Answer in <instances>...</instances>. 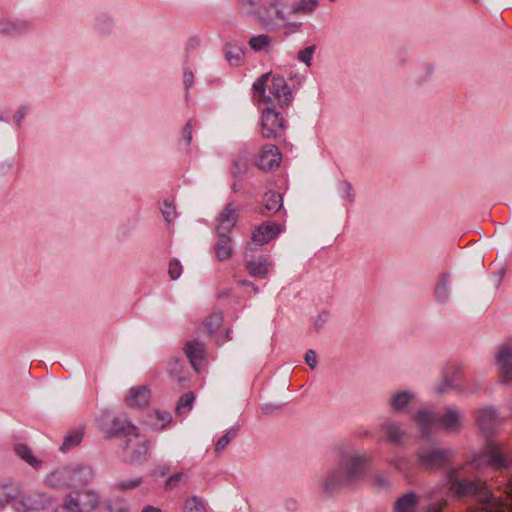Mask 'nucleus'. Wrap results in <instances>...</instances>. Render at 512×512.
<instances>
[{"label": "nucleus", "mask_w": 512, "mask_h": 512, "mask_svg": "<svg viewBox=\"0 0 512 512\" xmlns=\"http://www.w3.org/2000/svg\"><path fill=\"white\" fill-rule=\"evenodd\" d=\"M449 490L458 498L476 497L480 503L479 512H495L503 503L494 497L486 487V483L479 479L460 478L458 471L449 473Z\"/></svg>", "instance_id": "f257e3e1"}, {"label": "nucleus", "mask_w": 512, "mask_h": 512, "mask_svg": "<svg viewBox=\"0 0 512 512\" xmlns=\"http://www.w3.org/2000/svg\"><path fill=\"white\" fill-rule=\"evenodd\" d=\"M270 75V73L263 74L253 84V89L259 93L260 100L265 104H277L280 108L287 107L291 102L292 92L283 77L273 76L271 83L268 85L269 95L265 94V87Z\"/></svg>", "instance_id": "f03ea898"}, {"label": "nucleus", "mask_w": 512, "mask_h": 512, "mask_svg": "<svg viewBox=\"0 0 512 512\" xmlns=\"http://www.w3.org/2000/svg\"><path fill=\"white\" fill-rule=\"evenodd\" d=\"M414 420L424 437L429 435L432 426L436 423H441L448 432H458L461 427V414L452 407H447L441 416L434 415L428 410H420L414 416Z\"/></svg>", "instance_id": "7ed1b4c3"}, {"label": "nucleus", "mask_w": 512, "mask_h": 512, "mask_svg": "<svg viewBox=\"0 0 512 512\" xmlns=\"http://www.w3.org/2000/svg\"><path fill=\"white\" fill-rule=\"evenodd\" d=\"M94 476L93 470L88 466L77 468H59L46 477V484L54 489H67L76 485L88 484Z\"/></svg>", "instance_id": "20e7f679"}, {"label": "nucleus", "mask_w": 512, "mask_h": 512, "mask_svg": "<svg viewBox=\"0 0 512 512\" xmlns=\"http://www.w3.org/2000/svg\"><path fill=\"white\" fill-rule=\"evenodd\" d=\"M63 504L71 512H92L99 506L100 496L92 489L73 490L65 497Z\"/></svg>", "instance_id": "39448f33"}, {"label": "nucleus", "mask_w": 512, "mask_h": 512, "mask_svg": "<svg viewBox=\"0 0 512 512\" xmlns=\"http://www.w3.org/2000/svg\"><path fill=\"white\" fill-rule=\"evenodd\" d=\"M132 431L133 433L127 434L125 446L127 461L131 464H141L150 455V443L137 432L135 427Z\"/></svg>", "instance_id": "423d86ee"}, {"label": "nucleus", "mask_w": 512, "mask_h": 512, "mask_svg": "<svg viewBox=\"0 0 512 512\" xmlns=\"http://www.w3.org/2000/svg\"><path fill=\"white\" fill-rule=\"evenodd\" d=\"M369 458L358 453H343L340 457L339 470L346 476V479L353 482L365 471Z\"/></svg>", "instance_id": "0eeeda50"}, {"label": "nucleus", "mask_w": 512, "mask_h": 512, "mask_svg": "<svg viewBox=\"0 0 512 512\" xmlns=\"http://www.w3.org/2000/svg\"><path fill=\"white\" fill-rule=\"evenodd\" d=\"M285 130L284 119L273 108H266L262 112L261 134L264 139H275L283 135Z\"/></svg>", "instance_id": "6e6552de"}, {"label": "nucleus", "mask_w": 512, "mask_h": 512, "mask_svg": "<svg viewBox=\"0 0 512 512\" xmlns=\"http://www.w3.org/2000/svg\"><path fill=\"white\" fill-rule=\"evenodd\" d=\"M281 162V153L277 146L269 144L265 145L261 150L257 166L264 171H270L278 167Z\"/></svg>", "instance_id": "1a4fd4ad"}, {"label": "nucleus", "mask_w": 512, "mask_h": 512, "mask_svg": "<svg viewBox=\"0 0 512 512\" xmlns=\"http://www.w3.org/2000/svg\"><path fill=\"white\" fill-rule=\"evenodd\" d=\"M238 220V208L235 203H228L217 218L216 231L218 233H229Z\"/></svg>", "instance_id": "9d476101"}, {"label": "nucleus", "mask_w": 512, "mask_h": 512, "mask_svg": "<svg viewBox=\"0 0 512 512\" xmlns=\"http://www.w3.org/2000/svg\"><path fill=\"white\" fill-rule=\"evenodd\" d=\"M51 498L42 492H31L23 496L20 500V506L23 512L43 510L51 504Z\"/></svg>", "instance_id": "9b49d317"}, {"label": "nucleus", "mask_w": 512, "mask_h": 512, "mask_svg": "<svg viewBox=\"0 0 512 512\" xmlns=\"http://www.w3.org/2000/svg\"><path fill=\"white\" fill-rule=\"evenodd\" d=\"M279 232L277 224L265 222L253 231L251 239L253 242L263 245L276 237Z\"/></svg>", "instance_id": "f8f14e48"}, {"label": "nucleus", "mask_w": 512, "mask_h": 512, "mask_svg": "<svg viewBox=\"0 0 512 512\" xmlns=\"http://www.w3.org/2000/svg\"><path fill=\"white\" fill-rule=\"evenodd\" d=\"M449 456V450L436 448L421 451L419 453V460L424 467L429 468L445 462Z\"/></svg>", "instance_id": "ddd939ff"}, {"label": "nucleus", "mask_w": 512, "mask_h": 512, "mask_svg": "<svg viewBox=\"0 0 512 512\" xmlns=\"http://www.w3.org/2000/svg\"><path fill=\"white\" fill-rule=\"evenodd\" d=\"M496 362L500 366L503 382L512 380V350L507 346H501L496 356Z\"/></svg>", "instance_id": "4468645a"}, {"label": "nucleus", "mask_w": 512, "mask_h": 512, "mask_svg": "<svg viewBox=\"0 0 512 512\" xmlns=\"http://www.w3.org/2000/svg\"><path fill=\"white\" fill-rule=\"evenodd\" d=\"M150 401V389L147 386L134 387L126 398L130 407L141 408L147 406Z\"/></svg>", "instance_id": "2eb2a0df"}, {"label": "nucleus", "mask_w": 512, "mask_h": 512, "mask_svg": "<svg viewBox=\"0 0 512 512\" xmlns=\"http://www.w3.org/2000/svg\"><path fill=\"white\" fill-rule=\"evenodd\" d=\"M21 494L20 486L12 480L0 482V508L14 501Z\"/></svg>", "instance_id": "dca6fc26"}, {"label": "nucleus", "mask_w": 512, "mask_h": 512, "mask_svg": "<svg viewBox=\"0 0 512 512\" xmlns=\"http://www.w3.org/2000/svg\"><path fill=\"white\" fill-rule=\"evenodd\" d=\"M184 351L191 365L199 371V364L204 358L205 346L198 341H190L185 344Z\"/></svg>", "instance_id": "f3484780"}, {"label": "nucleus", "mask_w": 512, "mask_h": 512, "mask_svg": "<svg viewBox=\"0 0 512 512\" xmlns=\"http://www.w3.org/2000/svg\"><path fill=\"white\" fill-rule=\"evenodd\" d=\"M350 483L351 481L346 479V476L341 472V470L337 469L325 479L323 489L325 492L332 493L342 489Z\"/></svg>", "instance_id": "a211bd4d"}, {"label": "nucleus", "mask_w": 512, "mask_h": 512, "mask_svg": "<svg viewBox=\"0 0 512 512\" xmlns=\"http://www.w3.org/2000/svg\"><path fill=\"white\" fill-rule=\"evenodd\" d=\"M231 242V238L227 233H219V239L214 246V252L219 261H225L231 258L233 254Z\"/></svg>", "instance_id": "6ab92c4d"}, {"label": "nucleus", "mask_w": 512, "mask_h": 512, "mask_svg": "<svg viewBox=\"0 0 512 512\" xmlns=\"http://www.w3.org/2000/svg\"><path fill=\"white\" fill-rule=\"evenodd\" d=\"M484 456L487 459L488 465L495 469H503L507 467L506 459L503 457L500 447L495 444L487 446Z\"/></svg>", "instance_id": "aec40b11"}, {"label": "nucleus", "mask_w": 512, "mask_h": 512, "mask_svg": "<svg viewBox=\"0 0 512 512\" xmlns=\"http://www.w3.org/2000/svg\"><path fill=\"white\" fill-rule=\"evenodd\" d=\"M497 422L496 413L491 408H485L479 411L477 417V423L480 429L485 433L493 431L494 426Z\"/></svg>", "instance_id": "412c9836"}, {"label": "nucleus", "mask_w": 512, "mask_h": 512, "mask_svg": "<svg viewBox=\"0 0 512 512\" xmlns=\"http://www.w3.org/2000/svg\"><path fill=\"white\" fill-rule=\"evenodd\" d=\"M418 504V497L414 492L404 494L395 502V512H414Z\"/></svg>", "instance_id": "4be33fe9"}, {"label": "nucleus", "mask_w": 512, "mask_h": 512, "mask_svg": "<svg viewBox=\"0 0 512 512\" xmlns=\"http://www.w3.org/2000/svg\"><path fill=\"white\" fill-rule=\"evenodd\" d=\"M15 453L30 466L35 469L41 467V461L38 460L34 455L29 446L23 443L16 444L14 447Z\"/></svg>", "instance_id": "5701e85b"}, {"label": "nucleus", "mask_w": 512, "mask_h": 512, "mask_svg": "<svg viewBox=\"0 0 512 512\" xmlns=\"http://www.w3.org/2000/svg\"><path fill=\"white\" fill-rule=\"evenodd\" d=\"M84 436V427L77 428L75 430L70 431L64 438V441L60 447L62 452H66L76 446H78Z\"/></svg>", "instance_id": "b1692460"}, {"label": "nucleus", "mask_w": 512, "mask_h": 512, "mask_svg": "<svg viewBox=\"0 0 512 512\" xmlns=\"http://www.w3.org/2000/svg\"><path fill=\"white\" fill-rule=\"evenodd\" d=\"M268 262L265 258L250 260L246 263V269L249 274L254 277H264L268 273Z\"/></svg>", "instance_id": "393cba45"}, {"label": "nucleus", "mask_w": 512, "mask_h": 512, "mask_svg": "<svg viewBox=\"0 0 512 512\" xmlns=\"http://www.w3.org/2000/svg\"><path fill=\"white\" fill-rule=\"evenodd\" d=\"M263 202L268 213H276L282 207V195L274 191H269L265 193Z\"/></svg>", "instance_id": "a878e982"}, {"label": "nucleus", "mask_w": 512, "mask_h": 512, "mask_svg": "<svg viewBox=\"0 0 512 512\" xmlns=\"http://www.w3.org/2000/svg\"><path fill=\"white\" fill-rule=\"evenodd\" d=\"M225 56L231 65L239 66L244 59V50L238 45L228 43L225 46Z\"/></svg>", "instance_id": "bb28decb"}, {"label": "nucleus", "mask_w": 512, "mask_h": 512, "mask_svg": "<svg viewBox=\"0 0 512 512\" xmlns=\"http://www.w3.org/2000/svg\"><path fill=\"white\" fill-rule=\"evenodd\" d=\"M382 431L384 432L386 439L393 444L399 443L404 437V432L393 423L384 424L382 426Z\"/></svg>", "instance_id": "cd10ccee"}, {"label": "nucleus", "mask_w": 512, "mask_h": 512, "mask_svg": "<svg viewBox=\"0 0 512 512\" xmlns=\"http://www.w3.org/2000/svg\"><path fill=\"white\" fill-rule=\"evenodd\" d=\"M272 42V38L266 34L257 35L251 37L248 41L249 46L252 50L259 52L267 50Z\"/></svg>", "instance_id": "c85d7f7f"}, {"label": "nucleus", "mask_w": 512, "mask_h": 512, "mask_svg": "<svg viewBox=\"0 0 512 512\" xmlns=\"http://www.w3.org/2000/svg\"><path fill=\"white\" fill-rule=\"evenodd\" d=\"M412 394L403 391L394 395L391 405L395 411H404L412 399Z\"/></svg>", "instance_id": "c756f323"}, {"label": "nucleus", "mask_w": 512, "mask_h": 512, "mask_svg": "<svg viewBox=\"0 0 512 512\" xmlns=\"http://www.w3.org/2000/svg\"><path fill=\"white\" fill-rule=\"evenodd\" d=\"M222 322V313L214 312L206 318L203 325L209 334H213L219 329V327L222 325Z\"/></svg>", "instance_id": "7c9ffc66"}, {"label": "nucleus", "mask_w": 512, "mask_h": 512, "mask_svg": "<svg viewBox=\"0 0 512 512\" xmlns=\"http://www.w3.org/2000/svg\"><path fill=\"white\" fill-rule=\"evenodd\" d=\"M142 483L143 478L141 476H137L131 480L117 479L114 483V488L118 491L125 492L139 487Z\"/></svg>", "instance_id": "2f4dec72"}, {"label": "nucleus", "mask_w": 512, "mask_h": 512, "mask_svg": "<svg viewBox=\"0 0 512 512\" xmlns=\"http://www.w3.org/2000/svg\"><path fill=\"white\" fill-rule=\"evenodd\" d=\"M169 374L174 377L179 384H183L187 379L183 373V365L178 359H173L170 361Z\"/></svg>", "instance_id": "473e14b6"}, {"label": "nucleus", "mask_w": 512, "mask_h": 512, "mask_svg": "<svg viewBox=\"0 0 512 512\" xmlns=\"http://www.w3.org/2000/svg\"><path fill=\"white\" fill-rule=\"evenodd\" d=\"M317 5V0H300L295 3L291 11L294 14L308 13L312 12Z\"/></svg>", "instance_id": "72a5a7b5"}, {"label": "nucleus", "mask_w": 512, "mask_h": 512, "mask_svg": "<svg viewBox=\"0 0 512 512\" xmlns=\"http://www.w3.org/2000/svg\"><path fill=\"white\" fill-rule=\"evenodd\" d=\"M160 209H161L162 215L165 218L166 222L168 224L172 223V221L175 219L176 214H177L174 200L173 199L172 200L165 199L163 201V205L161 206Z\"/></svg>", "instance_id": "f704fd0d"}, {"label": "nucleus", "mask_w": 512, "mask_h": 512, "mask_svg": "<svg viewBox=\"0 0 512 512\" xmlns=\"http://www.w3.org/2000/svg\"><path fill=\"white\" fill-rule=\"evenodd\" d=\"M194 400L195 395L193 392H188L185 395L181 396L177 403L176 411L178 413L190 411L192 409Z\"/></svg>", "instance_id": "c9c22d12"}, {"label": "nucleus", "mask_w": 512, "mask_h": 512, "mask_svg": "<svg viewBox=\"0 0 512 512\" xmlns=\"http://www.w3.org/2000/svg\"><path fill=\"white\" fill-rule=\"evenodd\" d=\"M185 512H206V510L203 501L197 496H192L185 503Z\"/></svg>", "instance_id": "e433bc0d"}, {"label": "nucleus", "mask_w": 512, "mask_h": 512, "mask_svg": "<svg viewBox=\"0 0 512 512\" xmlns=\"http://www.w3.org/2000/svg\"><path fill=\"white\" fill-rule=\"evenodd\" d=\"M237 431L235 429L229 430L223 435L216 443L215 452L219 453L226 448L229 442L235 438Z\"/></svg>", "instance_id": "4c0bfd02"}, {"label": "nucleus", "mask_w": 512, "mask_h": 512, "mask_svg": "<svg viewBox=\"0 0 512 512\" xmlns=\"http://www.w3.org/2000/svg\"><path fill=\"white\" fill-rule=\"evenodd\" d=\"M449 281L447 276H443L440 283L436 287V294L439 299L444 300L448 295Z\"/></svg>", "instance_id": "58836bf2"}, {"label": "nucleus", "mask_w": 512, "mask_h": 512, "mask_svg": "<svg viewBox=\"0 0 512 512\" xmlns=\"http://www.w3.org/2000/svg\"><path fill=\"white\" fill-rule=\"evenodd\" d=\"M184 473H176L173 476L169 477L165 482V489L172 490L179 486V484L184 480Z\"/></svg>", "instance_id": "ea45409f"}, {"label": "nucleus", "mask_w": 512, "mask_h": 512, "mask_svg": "<svg viewBox=\"0 0 512 512\" xmlns=\"http://www.w3.org/2000/svg\"><path fill=\"white\" fill-rule=\"evenodd\" d=\"M316 47L314 45L309 46L298 53V59L304 62L307 66L311 65L312 55Z\"/></svg>", "instance_id": "a19ab883"}, {"label": "nucleus", "mask_w": 512, "mask_h": 512, "mask_svg": "<svg viewBox=\"0 0 512 512\" xmlns=\"http://www.w3.org/2000/svg\"><path fill=\"white\" fill-rule=\"evenodd\" d=\"M182 273V265L178 260H173L169 263L168 274L171 280H176Z\"/></svg>", "instance_id": "79ce46f5"}, {"label": "nucleus", "mask_w": 512, "mask_h": 512, "mask_svg": "<svg viewBox=\"0 0 512 512\" xmlns=\"http://www.w3.org/2000/svg\"><path fill=\"white\" fill-rule=\"evenodd\" d=\"M510 482L507 484L506 502L502 503L498 510L495 512H510L512 510V496L510 495Z\"/></svg>", "instance_id": "37998d69"}, {"label": "nucleus", "mask_w": 512, "mask_h": 512, "mask_svg": "<svg viewBox=\"0 0 512 512\" xmlns=\"http://www.w3.org/2000/svg\"><path fill=\"white\" fill-rule=\"evenodd\" d=\"M192 123L188 121L182 129V139L185 145H189L192 141Z\"/></svg>", "instance_id": "c03bdc74"}, {"label": "nucleus", "mask_w": 512, "mask_h": 512, "mask_svg": "<svg viewBox=\"0 0 512 512\" xmlns=\"http://www.w3.org/2000/svg\"><path fill=\"white\" fill-rule=\"evenodd\" d=\"M16 30V26L8 21V20H2L0 21V33L3 34H10Z\"/></svg>", "instance_id": "a18cd8bd"}, {"label": "nucleus", "mask_w": 512, "mask_h": 512, "mask_svg": "<svg viewBox=\"0 0 512 512\" xmlns=\"http://www.w3.org/2000/svg\"><path fill=\"white\" fill-rule=\"evenodd\" d=\"M305 361L311 369H314L317 365L316 353L313 350H308L305 355Z\"/></svg>", "instance_id": "49530a36"}, {"label": "nucleus", "mask_w": 512, "mask_h": 512, "mask_svg": "<svg viewBox=\"0 0 512 512\" xmlns=\"http://www.w3.org/2000/svg\"><path fill=\"white\" fill-rule=\"evenodd\" d=\"M233 166H234L233 174L235 177L241 176L247 170V166L244 162L235 161Z\"/></svg>", "instance_id": "de8ad7c7"}, {"label": "nucleus", "mask_w": 512, "mask_h": 512, "mask_svg": "<svg viewBox=\"0 0 512 512\" xmlns=\"http://www.w3.org/2000/svg\"><path fill=\"white\" fill-rule=\"evenodd\" d=\"M108 512H128V509L122 503H110L108 505Z\"/></svg>", "instance_id": "09e8293b"}, {"label": "nucleus", "mask_w": 512, "mask_h": 512, "mask_svg": "<svg viewBox=\"0 0 512 512\" xmlns=\"http://www.w3.org/2000/svg\"><path fill=\"white\" fill-rule=\"evenodd\" d=\"M194 81V75L191 71H184L183 73V82L185 87L188 89L192 86Z\"/></svg>", "instance_id": "8fccbe9b"}, {"label": "nucleus", "mask_w": 512, "mask_h": 512, "mask_svg": "<svg viewBox=\"0 0 512 512\" xmlns=\"http://www.w3.org/2000/svg\"><path fill=\"white\" fill-rule=\"evenodd\" d=\"M341 189L343 190L345 196L347 197L348 200L352 201L353 200V195L351 194V191H352V186L350 183L348 182H343L341 184Z\"/></svg>", "instance_id": "3c124183"}, {"label": "nucleus", "mask_w": 512, "mask_h": 512, "mask_svg": "<svg viewBox=\"0 0 512 512\" xmlns=\"http://www.w3.org/2000/svg\"><path fill=\"white\" fill-rule=\"evenodd\" d=\"M25 115H26V108L25 107H21L18 110V112L15 115V117H14V121H15L17 126H20L21 121L24 119Z\"/></svg>", "instance_id": "603ef678"}, {"label": "nucleus", "mask_w": 512, "mask_h": 512, "mask_svg": "<svg viewBox=\"0 0 512 512\" xmlns=\"http://www.w3.org/2000/svg\"><path fill=\"white\" fill-rule=\"evenodd\" d=\"M239 4L243 7H252L257 5L260 0H238Z\"/></svg>", "instance_id": "864d4df0"}, {"label": "nucleus", "mask_w": 512, "mask_h": 512, "mask_svg": "<svg viewBox=\"0 0 512 512\" xmlns=\"http://www.w3.org/2000/svg\"><path fill=\"white\" fill-rule=\"evenodd\" d=\"M124 431V428L122 426L112 428L111 430L106 431L107 437H112L114 435L119 434L120 432Z\"/></svg>", "instance_id": "5fc2aeb1"}, {"label": "nucleus", "mask_w": 512, "mask_h": 512, "mask_svg": "<svg viewBox=\"0 0 512 512\" xmlns=\"http://www.w3.org/2000/svg\"><path fill=\"white\" fill-rule=\"evenodd\" d=\"M374 481L380 487H384L387 485V480L382 476L375 477Z\"/></svg>", "instance_id": "6e6d98bb"}, {"label": "nucleus", "mask_w": 512, "mask_h": 512, "mask_svg": "<svg viewBox=\"0 0 512 512\" xmlns=\"http://www.w3.org/2000/svg\"><path fill=\"white\" fill-rule=\"evenodd\" d=\"M450 387H451L450 382H449L447 379H445V380H444V382H443V384L439 387V392H440V393H444V392H446V391L448 390V388H450Z\"/></svg>", "instance_id": "4d7b16f0"}, {"label": "nucleus", "mask_w": 512, "mask_h": 512, "mask_svg": "<svg viewBox=\"0 0 512 512\" xmlns=\"http://www.w3.org/2000/svg\"><path fill=\"white\" fill-rule=\"evenodd\" d=\"M157 415L159 416V419L165 423H168L171 420V417L168 413L157 412Z\"/></svg>", "instance_id": "13d9d810"}, {"label": "nucleus", "mask_w": 512, "mask_h": 512, "mask_svg": "<svg viewBox=\"0 0 512 512\" xmlns=\"http://www.w3.org/2000/svg\"><path fill=\"white\" fill-rule=\"evenodd\" d=\"M432 73H433V68H432V66L428 65L426 67V73L422 76V79L425 80Z\"/></svg>", "instance_id": "bf43d9fd"}, {"label": "nucleus", "mask_w": 512, "mask_h": 512, "mask_svg": "<svg viewBox=\"0 0 512 512\" xmlns=\"http://www.w3.org/2000/svg\"><path fill=\"white\" fill-rule=\"evenodd\" d=\"M142 512H161V510L152 506H147L142 510Z\"/></svg>", "instance_id": "052dcab7"}, {"label": "nucleus", "mask_w": 512, "mask_h": 512, "mask_svg": "<svg viewBox=\"0 0 512 512\" xmlns=\"http://www.w3.org/2000/svg\"><path fill=\"white\" fill-rule=\"evenodd\" d=\"M55 512H71L70 510H68L67 508H65V504L62 503V505L56 509Z\"/></svg>", "instance_id": "680f3d73"}, {"label": "nucleus", "mask_w": 512, "mask_h": 512, "mask_svg": "<svg viewBox=\"0 0 512 512\" xmlns=\"http://www.w3.org/2000/svg\"><path fill=\"white\" fill-rule=\"evenodd\" d=\"M277 15H278V17H279L280 19H282V20H284V19H285V16H284V14H283V12H282V11L277 10Z\"/></svg>", "instance_id": "e2e57ef3"}, {"label": "nucleus", "mask_w": 512, "mask_h": 512, "mask_svg": "<svg viewBox=\"0 0 512 512\" xmlns=\"http://www.w3.org/2000/svg\"><path fill=\"white\" fill-rule=\"evenodd\" d=\"M168 468L164 467L162 470H161V474L162 475H166L168 473Z\"/></svg>", "instance_id": "0e129e2a"}, {"label": "nucleus", "mask_w": 512, "mask_h": 512, "mask_svg": "<svg viewBox=\"0 0 512 512\" xmlns=\"http://www.w3.org/2000/svg\"><path fill=\"white\" fill-rule=\"evenodd\" d=\"M233 191L234 192L238 191V186H236V184H233Z\"/></svg>", "instance_id": "69168bd1"}, {"label": "nucleus", "mask_w": 512, "mask_h": 512, "mask_svg": "<svg viewBox=\"0 0 512 512\" xmlns=\"http://www.w3.org/2000/svg\"><path fill=\"white\" fill-rule=\"evenodd\" d=\"M509 482H510V491H511V492H510V495L512 496V479H511V480H509Z\"/></svg>", "instance_id": "338daca9"}, {"label": "nucleus", "mask_w": 512, "mask_h": 512, "mask_svg": "<svg viewBox=\"0 0 512 512\" xmlns=\"http://www.w3.org/2000/svg\"><path fill=\"white\" fill-rule=\"evenodd\" d=\"M474 2H478L479 0H473Z\"/></svg>", "instance_id": "774afa93"}]
</instances>
